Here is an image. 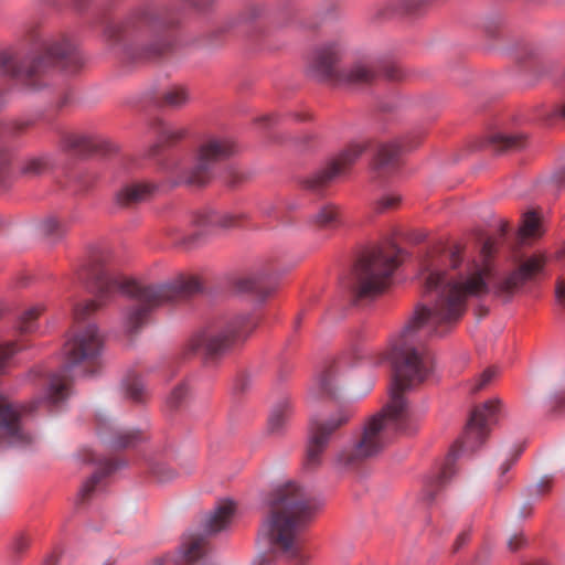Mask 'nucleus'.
<instances>
[{
	"label": "nucleus",
	"instance_id": "1",
	"mask_svg": "<svg viewBox=\"0 0 565 565\" xmlns=\"http://www.w3.org/2000/svg\"><path fill=\"white\" fill-rule=\"evenodd\" d=\"M461 263L460 246L447 250L435 248L424 258L420 275L427 305L416 309L392 344L390 401L380 414L365 423L356 444L338 455L337 461L342 467L354 469L377 456L388 445L391 430L403 436H412L418 430V418L404 393L422 384L433 371V358L424 347L425 341L447 333L465 313L468 298L490 291V268L466 264L461 269Z\"/></svg>",
	"mask_w": 565,
	"mask_h": 565
},
{
	"label": "nucleus",
	"instance_id": "2",
	"mask_svg": "<svg viewBox=\"0 0 565 565\" xmlns=\"http://www.w3.org/2000/svg\"><path fill=\"white\" fill-rule=\"evenodd\" d=\"M81 281L92 285L96 300H88L74 309V319L78 322L96 311L107 299L120 291L131 298L125 323L130 332L137 331L148 319L149 313L157 307L186 299L202 290V284L196 276L181 275L175 279L153 285H143L124 278L107 265L103 255H93L88 264L77 273Z\"/></svg>",
	"mask_w": 565,
	"mask_h": 565
},
{
	"label": "nucleus",
	"instance_id": "3",
	"mask_svg": "<svg viewBox=\"0 0 565 565\" xmlns=\"http://www.w3.org/2000/svg\"><path fill=\"white\" fill-rule=\"evenodd\" d=\"M102 350L103 337L98 328L89 323L65 343L64 365L50 376L43 399L15 404L0 395V446L25 447L32 444L33 437L24 429L23 418L43 402L50 405L63 402L68 395L70 373L82 366L77 373H93Z\"/></svg>",
	"mask_w": 565,
	"mask_h": 565
},
{
	"label": "nucleus",
	"instance_id": "4",
	"mask_svg": "<svg viewBox=\"0 0 565 565\" xmlns=\"http://www.w3.org/2000/svg\"><path fill=\"white\" fill-rule=\"evenodd\" d=\"M319 507V502L297 483L279 486L267 498L259 535L273 550L297 557L299 532Z\"/></svg>",
	"mask_w": 565,
	"mask_h": 565
},
{
	"label": "nucleus",
	"instance_id": "5",
	"mask_svg": "<svg viewBox=\"0 0 565 565\" xmlns=\"http://www.w3.org/2000/svg\"><path fill=\"white\" fill-rule=\"evenodd\" d=\"M44 54L19 62L11 53H0V73L17 79L23 85L38 89L40 77L53 64H60L68 72H75L82 65V58L68 39L52 40L43 43Z\"/></svg>",
	"mask_w": 565,
	"mask_h": 565
},
{
	"label": "nucleus",
	"instance_id": "6",
	"mask_svg": "<svg viewBox=\"0 0 565 565\" xmlns=\"http://www.w3.org/2000/svg\"><path fill=\"white\" fill-rule=\"evenodd\" d=\"M257 319L249 315L218 318L195 333L186 350L201 355L205 363H212L224 356L241 341H244L257 326Z\"/></svg>",
	"mask_w": 565,
	"mask_h": 565
},
{
	"label": "nucleus",
	"instance_id": "7",
	"mask_svg": "<svg viewBox=\"0 0 565 565\" xmlns=\"http://www.w3.org/2000/svg\"><path fill=\"white\" fill-rule=\"evenodd\" d=\"M403 260V250L394 243L376 246L359 259L351 289L358 299L374 298L390 285V279Z\"/></svg>",
	"mask_w": 565,
	"mask_h": 565
},
{
	"label": "nucleus",
	"instance_id": "8",
	"mask_svg": "<svg viewBox=\"0 0 565 565\" xmlns=\"http://www.w3.org/2000/svg\"><path fill=\"white\" fill-rule=\"evenodd\" d=\"M499 404V399H490L471 412L462 439L457 441L450 450L439 475L426 484L425 497L428 501L434 500L437 491L443 489L455 473L454 463L459 452L473 451L486 440L489 425L495 420Z\"/></svg>",
	"mask_w": 565,
	"mask_h": 565
},
{
	"label": "nucleus",
	"instance_id": "9",
	"mask_svg": "<svg viewBox=\"0 0 565 565\" xmlns=\"http://www.w3.org/2000/svg\"><path fill=\"white\" fill-rule=\"evenodd\" d=\"M154 14L150 9H142L128 18L125 22H109L105 29V38L109 45L118 47L131 60L151 61L163 56L171 49V42L166 38L156 40L140 52L132 49L136 38L154 22Z\"/></svg>",
	"mask_w": 565,
	"mask_h": 565
},
{
	"label": "nucleus",
	"instance_id": "10",
	"mask_svg": "<svg viewBox=\"0 0 565 565\" xmlns=\"http://www.w3.org/2000/svg\"><path fill=\"white\" fill-rule=\"evenodd\" d=\"M341 54L342 49L338 43L321 46L310 66L312 75L319 81L347 87L370 84L377 77V68L366 62H356L349 68L339 70L337 64Z\"/></svg>",
	"mask_w": 565,
	"mask_h": 565
},
{
	"label": "nucleus",
	"instance_id": "11",
	"mask_svg": "<svg viewBox=\"0 0 565 565\" xmlns=\"http://www.w3.org/2000/svg\"><path fill=\"white\" fill-rule=\"evenodd\" d=\"M236 152L235 142L226 137L209 138L199 149L195 159L186 167L174 166L173 173L180 183L189 186H205L213 178L216 162Z\"/></svg>",
	"mask_w": 565,
	"mask_h": 565
},
{
	"label": "nucleus",
	"instance_id": "12",
	"mask_svg": "<svg viewBox=\"0 0 565 565\" xmlns=\"http://www.w3.org/2000/svg\"><path fill=\"white\" fill-rule=\"evenodd\" d=\"M352 416L353 413L351 409L341 408L328 419L311 423L305 456L306 469L315 470L320 467L322 463L323 452L326 451L332 435L340 427L348 424Z\"/></svg>",
	"mask_w": 565,
	"mask_h": 565
},
{
	"label": "nucleus",
	"instance_id": "13",
	"mask_svg": "<svg viewBox=\"0 0 565 565\" xmlns=\"http://www.w3.org/2000/svg\"><path fill=\"white\" fill-rule=\"evenodd\" d=\"M367 142H352L326 168L308 177L303 184L307 189L319 191L337 178L343 175L348 169L367 149Z\"/></svg>",
	"mask_w": 565,
	"mask_h": 565
},
{
	"label": "nucleus",
	"instance_id": "14",
	"mask_svg": "<svg viewBox=\"0 0 565 565\" xmlns=\"http://www.w3.org/2000/svg\"><path fill=\"white\" fill-rule=\"evenodd\" d=\"M544 265L545 257L543 255H533L529 257L521 263L515 270L493 286L494 294L504 298L511 297L527 280L533 279L537 274H540L543 270Z\"/></svg>",
	"mask_w": 565,
	"mask_h": 565
},
{
	"label": "nucleus",
	"instance_id": "15",
	"mask_svg": "<svg viewBox=\"0 0 565 565\" xmlns=\"http://www.w3.org/2000/svg\"><path fill=\"white\" fill-rule=\"evenodd\" d=\"M97 435L110 449H124L134 447L146 439L140 430L119 429L106 418L97 419Z\"/></svg>",
	"mask_w": 565,
	"mask_h": 565
},
{
	"label": "nucleus",
	"instance_id": "16",
	"mask_svg": "<svg viewBox=\"0 0 565 565\" xmlns=\"http://www.w3.org/2000/svg\"><path fill=\"white\" fill-rule=\"evenodd\" d=\"M81 456L85 462L97 466L96 471L84 482L79 490V500L85 502L90 498L100 480L117 470L121 465L117 460L96 455L92 449H83Z\"/></svg>",
	"mask_w": 565,
	"mask_h": 565
},
{
	"label": "nucleus",
	"instance_id": "17",
	"mask_svg": "<svg viewBox=\"0 0 565 565\" xmlns=\"http://www.w3.org/2000/svg\"><path fill=\"white\" fill-rule=\"evenodd\" d=\"M63 145L66 149L79 154L103 153L109 149L107 140L97 134H68L64 136Z\"/></svg>",
	"mask_w": 565,
	"mask_h": 565
},
{
	"label": "nucleus",
	"instance_id": "18",
	"mask_svg": "<svg viewBox=\"0 0 565 565\" xmlns=\"http://www.w3.org/2000/svg\"><path fill=\"white\" fill-rule=\"evenodd\" d=\"M157 185L149 182H136L124 185L116 194L117 203L122 207H131L149 200Z\"/></svg>",
	"mask_w": 565,
	"mask_h": 565
},
{
	"label": "nucleus",
	"instance_id": "19",
	"mask_svg": "<svg viewBox=\"0 0 565 565\" xmlns=\"http://www.w3.org/2000/svg\"><path fill=\"white\" fill-rule=\"evenodd\" d=\"M152 134L156 136V142L150 148V154H158L162 149L173 146L184 138L186 130L182 127L171 126L161 120H157L151 126Z\"/></svg>",
	"mask_w": 565,
	"mask_h": 565
},
{
	"label": "nucleus",
	"instance_id": "20",
	"mask_svg": "<svg viewBox=\"0 0 565 565\" xmlns=\"http://www.w3.org/2000/svg\"><path fill=\"white\" fill-rule=\"evenodd\" d=\"M347 366H349V363L344 358H341L339 361L326 365L317 382V387L321 396H335L340 387L339 373Z\"/></svg>",
	"mask_w": 565,
	"mask_h": 565
},
{
	"label": "nucleus",
	"instance_id": "21",
	"mask_svg": "<svg viewBox=\"0 0 565 565\" xmlns=\"http://www.w3.org/2000/svg\"><path fill=\"white\" fill-rule=\"evenodd\" d=\"M244 214L228 211L206 210L198 215L196 222L201 226L231 228L238 226Z\"/></svg>",
	"mask_w": 565,
	"mask_h": 565
},
{
	"label": "nucleus",
	"instance_id": "22",
	"mask_svg": "<svg viewBox=\"0 0 565 565\" xmlns=\"http://www.w3.org/2000/svg\"><path fill=\"white\" fill-rule=\"evenodd\" d=\"M235 504L232 501L222 502L204 520V531L207 534H216L225 530L234 515Z\"/></svg>",
	"mask_w": 565,
	"mask_h": 565
},
{
	"label": "nucleus",
	"instance_id": "23",
	"mask_svg": "<svg viewBox=\"0 0 565 565\" xmlns=\"http://www.w3.org/2000/svg\"><path fill=\"white\" fill-rule=\"evenodd\" d=\"M413 146L406 143H380L373 161L374 169L377 171L395 167L398 156L403 149H411Z\"/></svg>",
	"mask_w": 565,
	"mask_h": 565
},
{
	"label": "nucleus",
	"instance_id": "24",
	"mask_svg": "<svg viewBox=\"0 0 565 565\" xmlns=\"http://www.w3.org/2000/svg\"><path fill=\"white\" fill-rule=\"evenodd\" d=\"M489 143L498 153L516 151L525 147L526 137L523 134L493 132Z\"/></svg>",
	"mask_w": 565,
	"mask_h": 565
},
{
	"label": "nucleus",
	"instance_id": "25",
	"mask_svg": "<svg viewBox=\"0 0 565 565\" xmlns=\"http://www.w3.org/2000/svg\"><path fill=\"white\" fill-rule=\"evenodd\" d=\"M183 559L188 563L203 559L207 555V541L203 534H190L182 544Z\"/></svg>",
	"mask_w": 565,
	"mask_h": 565
},
{
	"label": "nucleus",
	"instance_id": "26",
	"mask_svg": "<svg viewBox=\"0 0 565 565\" xmlns=\"http://www.w3.org/2000/svg\"><path fill=\"white\" fill-rule=\"evenodd\" d=\"M237 287L245 292L254 294L264 299L271 292V288L267 285V276L265 274H252L238 280Z\"/></svg>",
	"mask_w": 565,
	"mask_h": 565
},
{
	"label": "nucleus",
	"instance_id": "27",
	"mask_svg": "<svg viewBox=\"0 0 565 565\" xmlns=\"http://www.w3.org/2000/svg\"><path fill=\"white\" fill-rule=\"evenodd\" d=\"M310 222L320 228L335 227L340 223V209L332 203L323 204L311 216Z\"/></svg>",
	"mask_w": 565,
	"mask_h": 565
},
{
	"label": "nucleus",
	"instance_id": "28",
	"mask_svg": "<svg viewBox=\"0 0 565 565\" xmlns=\"http://www.w3.org/2000/svg\"><path fill=\"white\" fill-rule=\"evenodd\" d=\"M190 100V92L185 86L173 85L162 90L160 103L162 106L181 108Z\"/></svg>",
	"mask_w": 565,
	"mask_h": 565
},
{
	"label": "nucleus",
	"instance_id": "29",
	"mask_svg": "<svg viewBox=\"0 0 565 565\" xmlns=\"http://www.w3.org/2000/svg\"><path fill=\"white\" fill-rule=\"evenodd\" d=\"M543 228L540 216L534 211L524 213L522 224L519 230V238L523 242L527 238H537L542 236Z\"/></svg>",
	"mask_w": 565,
	"mask_h": 565
},
{
	"label": "nucleus",
	"instance_id": "30",
	"mask_svg": "<svg viewBox=\"0 0 565 565\" xmlns=\"http://www.w3.org/2000/svg\"><path fill=\"white\" fill-rule=\"evenodd\" d=\"M291 415V407L288 402L276 405L268 418V429L271 434L279 433Z\"/></svg>",
	"mask_w": 565,
	"mask_h": 565
},
{
	"label": "nucleus",
	"instance_id": "31",
	"mask_svg": "<svg viewBox=\"0 0 565 565\" xmlns=\"http://www.w3.org/2000/svg\"><path fill=\"white\" fill-rule=\"evenodd\" d=\"M51 167L47 157H32L26 159L21 166V173L28 177H38L45 173Z\"/></svg>",
	"mask_w": 565,
	"mask_h": 565
},
{
	"label": "nucleus",
	"instance_id": "32",
	"mask_svg": "<svg viewBox=\"0 0 565 565\" xmlns=\"http://www.w3.org/2000/svg\"><path fill=\"white\" fill-rule=\"evenodd\" d=\"M420 6V0H396L385 6L384 15L392 18L415 12Z\"/></svg>",
	"mask_w": 565,
	"mask_h": 565
},
{
	"label": "nucleus",
	"instance_id": "33",
	"mask_svg": "<svg viewBox=\"0 0 565 565\" xmlns=\"http://www.w3.org/2000/svg\"><path fill=\"white\" fill-rule=\"evenodd\" d=\"M126 394L135 402H143L147 396L143 382L137 374L128 375L124 381Z\"/></svg>",
	"mask_w": 565,
	"mask_h": 565
},
{
	"label": "nucleus",
	"instance_id": "34",
	"mask_svg": "<svg viewBox=\"0 0 565 565\" xmlns=\"http://www.w3.org/2000/svg\"><path fill=\"white\" fill-rule=\"evenodd\" d=\"M44 310L42 305H36L25 310L19 318L18 329L22 333L32 332L36 327V319Z\"/></svg>",
	"mask_w": 565,
	"mask_h": 565
},
{
	"label": "nucleus",
	"instance_id": "35",
	"mask_svg": "<svg viewBox=\"0 0 565 565\" xmlns=\"http://www.w3.org/2000/svg\"><path fill=\"white\" fill-rule=\"evenodd\" d=\"M40 231L47 237L58 238L66 232V226L55 216H49L41 222Z\"/></svg>",
	"mask_w": 565,
	"mask_h": 565
},
{
	"label": "nucleus",
	"instance_id": "36",
	"mask_svg": "<svg viewBox=\"0 0 565 565\" xmlns=\"http://www.w3.org/2000/svg\"><path fill=\"white\" fill-rule=\"evenodd\" d=\"M31 545V537L26 534H19L11 544L12 561L18 562Z\"/></svg>",
	"mask_w": 565,
	"mask_h": 565
},
{
	"label": "nucleus",
	"instance_id": "37",
	"mask_svg": "<svg viewBox=\"0 0 565 565\" xmlns=\"http://www.w3.org/2000/svg\"><path fill=\"white\" fill-rule=\"evenodd\" d=\"M19 348L15 342H0V374L4 373L9 360L18 352Z\"/></svg>",
	"mask_w": 565,
	"mask_h": 565
},
{
	"label": "nucleus",
	"instance_id": "38",
	"mask_svg": "<svg viewBox=\"0 0 565 565\" xmlns=\"http://www.w3.org/2000/svg\"><path fill=\"white\" fill-rule=\"evenodd\" d=\"M33 126V119H17L6 126V132L12 137H18Z\"/></svg>",
	"mask_w": 565,
	"mask_h": 565
},
{
	"label": "nucleus",
	"instance_id": "39",
	"mask_svg": "<svg viewBox=\"0 0 565 565\" xmlns=\"http://www.w3.org/2000/svg\"><path fill=\"white\" fill-rule=\"evenodd\" d=\"M401 196L394 193H388L380 198L375 203V210L380 213L394 210L398 206Z\"/></svg>",
	"mask_w": 565,
	"mask_h": 565
},
{
	"label": "nucleus",
	"instance_id": "40",
	"mask_svg": "<svg viewBox=\"0 0 565 565\" xmlns=\"http://www.w3.org/2000/svg\"><path fill=\"white\" fill-rule=\"evenodd\" d=\"M13 180V172L10 168V158L7 153H0V186H8Z\"/></svg>",
	"mask_w": 565,
	"mask_h": 565
},
{
	"label": "nucleus",
	"instance_id": "41",
	"mask_svg": "<svg viewBox=\"0 0 565 565\" xmlns=\"http://www.w3.org/2000/svg\"><path fill=\"white\" fill-rule=\"evenodd\" d=\"M152 473L160 482H168L172 480L177 472L164 463H158L152 468Z\"/></svg>",
	"mask_w": 565,
	"mask_h": 565
},
{
	"label": "nucleus",
	"instance_id": "42",
	"mask_svg": "<svg viewBox=\"0 0 565 565\" xmlns=\"http://www.w3.org/2000/svg\"><path fill=\"white\" fill-rule=\"evenodd\" d=\"M497 371L493 367H489L483 371L482 374L476 380L472 392H479L483 390L495 376Z\"/></svg>",
	"mask_w": 565,
	"mask_h": 565
},
{
	"label": "nucleus",
	"instance_id": "43",
	"mask_svg": "<svg viewBox=\"0 0 565 565\" xmlns=\"http://www.w3.org/2000/svg\"><path fill=\"white\" fill-rule=\"evenodd\" d=\"M522 452V448L521 447H516L512 450V452L509 455L508 458H505V460L501 463L500 468H499V477L501 479H503V477L505 476V473L511 469V467L516 462V460L519 459L520 455Z\"/></svg>",
	"mask_w": 565,
	"mask_h": 565
},
{
	"label": "nucleus",
	"instance_id": "44",
	"mask_svg": "<svg viewBox=\"0 0 565 565\" xmlns=\"http://www.w3.org/2000/svg\"><path fill=\"white\" fill-rule=\"evenodd\" d=\"M188 386L185 384H180L173 388L170 396L168 397V403L171 407H177L186 396Z\"/></svg>",
	"mask_w": 565,
	"mask_h": 565
},
{
	"label": "nucleus",
	"instance_id": "45",
	"mask_svg": "<svg viewBox=\"0 0 565 565\" xmlns=\"http://www.w3.org/2000/svg\"><path fill=\"white\" fill-rule=\"evenodd\" d=\"M384 75L391 81H398L402 78V71L396 64H388L384 67Z\"/></svg>",
	"mask_w": 565,
	"mask_h": 565
},
{
	"label": "nucleus",
	"instance_id": "46",
	"mask_svg": "<svg viewBox=\"0 0 565 565\" xmlns=\"http://www.w3.org/2000/svg\"><path fill=\"white\" fill-rule=\"evenodd\" d=\"M276 556L273 552L258 555L253 565H275Z\"/></svg>",
	"mask_w": 565,
	"mask_h": 565
},
{
	"label": "nucleus",
	"instance_id": "47",
	"mask_svg": "<svg viewBox=\"0 0 565 565\" xmlns=\"http://www.w3.org/2000/svg\"><path fill=\"white\" fill-rule=\"evenodd\" d=\"M555 298L558 305H565V280L558 279L555 288Z\"/></svg>",
	"mask_w": 565,
	"mask_h": 565
},
{
	"label": "nucleus",
	"instance_id": "48",
	"mask_svg": "<svg viewBox=\"0 0 565 565\" xmlns=\"http://www.w3.org/2000/svg\"><path fill=\"white\" fill-rule=\"evenodd\" d=\"M551 488V480L547 478L542 479L534 488V493L543 494L546 493Z\"/></svg>",
	"mask_w": 565,
	"mask_h": 565
},
{
	"label": "nucleus",
	"instance_id": "49",
	"mask_svg": "<svg viewBox=\"0 0 565 565\" xmlns=\"http://www.w3.org/2000/svg\"><path fill=\"white\" fill-rule=\"evenodd\" d=\"M469 539V534L468 532H462L458 535L456 542H455V545H454V551H458L462 545L466 544V542L468 541Z\"/></svg>",
	"mask_w": 565,
	"mask_h": 565
},
{
	"label": "nucleus",
	"instance_id": "50",
	"mask_svg": "<svg viewBox=\"0 0 565 565\" xmlns=\"http://www.w3.org/2000/svg\"><path fill=\"white\" fill-rule=\"evenodd\" d=\"M523 540L521 536L514 535L508 542V546L511 551H516L522 545Z\"/></svg>",
	"mask_w": 565,
	"mask_h": 565
},
{
	"label": "nucleus",
	"instance_id": "51",
	"mask_svg": "<svg viewBox=\"0 0 565 565\" xmlns=\"http://www.w3.org/2000/svg\"><path fill=\"white\" fill-rule=\"evenodd\" d=\"M494 250V243L491 239H487L482 246V253L486 257H490Z\"/></svg>",
	"mask_w": 565,
	"mask_h": 565
},
{
	"label": "nucleus",
	"instance_id": "52",
	"mask_svg": "<svg viewBox=\"0 0 565 565\" xmlns=\"http://www.w3.org/2000/svg\"><path fill=\"white\" fill-rule=\"evenodd\" d=\"M196 238H198V235H192V236L182 237L180 239H177V243L185 245V246H191Z\"/></svg>",
	"mask_w": 565,
	"mask_h": 565
},
{
	"label": "nucleus",
	"instance_id": "53",
	"mask_svg": "<svg viewBox=\"0 0 565 565\" xmlns=\"http://www.w3.org/2000/svg\"><path fill=\"white\" fill-rule=\"evenodd\" d=\"M273 120H274L273 115H265L257 119L258 122H263L265 125H270L273 122Z\"/></svg>",
	"mask_w": 565,
	"mask_h": 565
},
{
	"label": "nucleus",
	"instance_id": "54",
	"mask_svg": "<svg viewBox=\"0 0 565 565\" xmlns=\"http://www.w3.org/2000/svg\"><path fill=\"white\" fill-rule=\"evenodd\" d=\"M556 114L565 120V103L556 109Z\"/></svg>",
	"mask_w": 565,
	"mask_h": 565
},
{
	"label": "nucleus",
	"instance_id": "55",
	"mask_svg": "<svg viewBox=\"0 0 565 565\" xmlns=\"http://www.w3.org/2000/svg\"><path fill=\"white\" fill-rule=\"evenodd\" d=\"M29 39L31 42H35L39 39V34L35 32V30H31L29 33Z\"/></svg>",
	"mask_w": 565,
	"mask_h": 565
},
{
	"label": "nucleus",
	"instance_id": "56",
	"mask_svg": "<svg viewBox=\"0 0 565 565\" xmlns=\"http://www.w3.org/2000/svg\"><path fill=\"white\" fill-rule=\"evenodd\" d=\"M157 565H175V564H173L172 561L169 558H163V559L158 561Z\"/></svg>",
	"mask_w": 565,
	"mask_h": 565
},
{
	"label": "nucleus",
	"instance_id": "57",
	"mask_svg": "<svg viewBox=\"0 0 565 565\" xmlns=\"http://www.w3.org/2000/svg\"><path fill=\"white\" fill-rule=\"evenodd\" d=\"M508 223L502 222L501 223V235L503 236L508 232Z\"/></svg>",
	"mask_w": 565,
	"mask_h": 565
},
{
	"label": "nucleus",
	"instance_id": "58",
	"mask_svg": "<svg viewBox=\"0 0 565 565\" xmlns=\"http://www.w3.org/2000/svg\"><path fill=\"white\" fill-rule=\"evenodd\" d=\"M273 210H274V207H273V206H269L268 209H264V211H263V212H264L266 215H271Z\"/></svg>",
	"mask_w": 565,
	"mask_h": 565
},
{
	"label": "nucleus",
	"instance_id": "59",
	"mask_svg": "<svg viewBox=\"0 0 565 565\" xmlns=\"http://www.w3.org/2000/svg\"><path fill=\"white\" fill-rule=\"evenodd\" d=\"M2 224H3V222H2V220L0 218V227L2 226Z\"/></svg>",
	"mask_w": 565,
	"mask_h": 565
}]
</instances>
